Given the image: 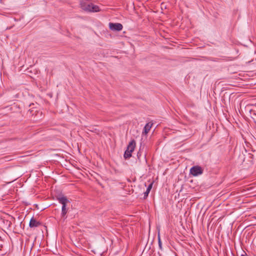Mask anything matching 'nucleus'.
I'll use <instances>...</instances> for the list:
<instances>
[{
    "mask_svg": "<svg viewBox=\"0 0 256 256\" xmlns=\"http://www.w3.org/2000/svg\"><path fill=\"white\" fill-rule=\"evenodd\" d=\"M80 4L81 8L86 12H95L100 10L98 6L94 5L88 0H82Z\"/></svg>",
    "mask_w": 256,
    "mask_h": 256,
    "instance_id": "1",
    "label": "nucleus"
},
{
    "mask_svg": "<svg viewBox=\"0 0 256 256\" xmlns=\"http://www.w3.org/2000/svg\"><path fill=\"white\" fill-rule=\"evenodd\" d=\"M56 200L62 204V216L64 217L67 213L68 210L66 208V204L69 202L68 198L63 195H60L56 197Z\"/></svg>",
    "mask_w": 256,
    "mask_h": 256,
    "instance_id": "2",
    "label": "nucleus"
},
{
    "mask_svg": "<svg viewBox=\"0 0 256 256\" xmlns=\"http://www.w3.org/2000/svg\"><path fill=\"white\" fill-rule=\"evenodd\" d=\"M203 169L198 166H192L190 169V174L194 176H198L203 173Z\"/></svg>",
    "mask_w": 256,
    "mask_h": 256,
    "instance_id": "3",
    "label": "nucleus"
},
{
    "mask_svg": "<svg viewBox=\"0 0 256 256\" xmlns=\"http://www.w3.org/2000/svg\"><path fill=\"white\" fill-rule=\"evenodd\" d=\"M109 28L112 30L120 31L123 28L122 25L120 23H109Z\"/></svg>",
    "mask_w": 256,
    "mask_h": 256,
    "instance_id": "4",
    "label": "nucleus"
},
{
    "mask_svg": "<svg viewBox=\"0 0 256 256\" xmlns=\"http://www.w3.org/2000/svg\"><path fill=\"white\" fill-rule=\"evenodd\" d=\"M41 222L37 221L34 217H32L29 222V226L30 228L38 227L41 225Z\"/></svg>",
    "mask_w": 256,
    "mask_h": 256,
    "instance_id": "5",
    "label": "nucleus"
},
{
    "mask_svg": "<svg viewBox=\"0 0 256 256\" xmlns=\"http://www.w3.org/2000/svg\"><path fill=\"white\" fill-rule=\"evenodd\" d=\"M136 146V142L134 140H132L127 146V150H129L130 152H132Z\"/></svg>",
    "mask_w": 256,
    "mask_h": 256,
    "instance_id": "6",
    "label": "nucleus"
},
{
    "mask_svg": "<svg viewBox=\"0 0 256 256\" xmlns=\"http://www.w3.org/2000/svg\"><path fill=\"white\" fill-rule=\"evenodd\" d=\"M152 126V123H151V122L147 123L144 127V131H143L142 133L144 134H146L150 130Z\"/></svg>",
    "mask_w": 256,
    "mask_h": 256,
    "instance_id": "7",
    "label": "nucleus"
},
{
    "mask_svg": "<svg viewBox=\"0 0 256 256\" xmlns=\"http://www.w3.org/2000/svg\"><path fill=\"white\" fill-rule=\"evenodd\" d=\"M132 152H130L129 150H126L124 154V158L125 159L129 158L132 156Z\"/></svg>",
    "mask_w": 256,
    "mask_h": 256,
    "instance_id": "8",
    "label": "nucleus"
},
{
    "mask_svg": "<svg viewBox=\"0 0 256 256\" xmlns=\"http://www.w3.org/2000/svg\"><path fill=\"white\" fill-rule=\"evenodd\" d=\"M158 246H159V248L160 249H162V242H161V240H160V236L159 235L158 236Z\"/></svg>",
    "mask_w": 256,
    "mask_h": 256,
    "instance_id": "9",
    "label": "nucleus"
},
{
    "mask_svg": "<svg viewBox=\"0 0 256 256\" xmlns=\"http://www.w3.org/2000/svg\"><path fill=\"white\" fill-rule=\"evenodd\" d=\"M149 193L150 191L146 190V191L144 192V198H146L148 197Z\"/></svg>",
    "mask_w": 256,
    "mask_h": 256,
    "instance_id": "10",
    "label": "nucleus"
},
{
    "mask_svg": "<svg viewBox=\"0 0 256 256\" xmlns=\"http://www.w3.org/2000/svg\"><path fill=\"white\" fill-rule=\"evenodd\" d=\"M152 184H153V183H152V182L151 184H150L148 185V187L147 188L146 190H148V191H150V190H151V189H152Z\"/></svg>",
    "mask_w": 256,
    "mask_h": 256,
    "instance_id": "11",
    "label": "nucleus"
},
{
    "mask_svg": "<svg viewBox=\"0 0 256 256\" xmlns=\"http://www.w3.org/2000/svg\"><path fill=\"white\" fill-rule=\"evenodd\" d=\"M240 256H248L247 255V254L246 253H245L244 254H241Z\"/></svg>",
    "mask_w": 256,
    "mask_h": 256,
    "instance_id": "12",
    "label": "nucleus"
},
{
    "mask_svg": "<svg viewBox=\"0 0 256 256\" xmlns=\"http://www.w3.org/2000/svg\"><path fill=\"white\" fill-rule=\"evenodd\" d=\"M252 114L256 116V112L255 111H253Z\"/></svg>",
    "mask_w": 256,
    "mask_h": 256,
    "instance_id": "13",
    "label": "nucleus"
}]
</instances>
